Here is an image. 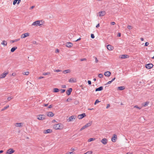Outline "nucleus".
I'll list each match as a JSON object with an SVG mask.
<instances>
[{"instance_id": "obj_1", "label": "nucleus", "mask_w": 154, "mask_h": 154, "mask_svg": "<svg viewBox=\"0 0 154 154\" xmlns=\"http://www.w3.org/2000/svg\"><path fill=\"white\" fill-rule=\"evenodd\" d=\"M53 128L56 130H62L64 126L61 123H58L54 125Z\"/></svg>"}, {"instance_id": "obj_2", "label": "nucleus", "mask_w": 154, "mask_h": 154, "mask_svg": "<svg viewBox=\"0 0 154 154\" xmlns=\"http://www.w3.org/2000/svg\"><path fill=\"white\" fill-rule=\"evenodd\" d=\"M43 22L42 20L36 21L32 23V26H40L43 24Z\"/></svg>"}, {"instance_id": "obj_3", "label": "nucleus", "mask_w": 154, "mask_h": 154, "mask_svg": "<svg viewBox=\"0 0 154 154\" xmlns=\"http://www.w3.org/2000/svg\"><path fill=\"white\" fill-rule=\"evenodd\" d=\"M92 123V121H90L88 123L86 124L82 128H81L80 131H82L84 129L90 126L91 125Z\"/></svg>"}, {"instance_id": "obj_4", "label": "nucleus", "mask_w": 154, "mask_h": 154, "mask_svg": "<svg viewBox=\"0 0 154 154\" xmlns=\"http://www.w3.org/2000/svg\"><path fill=\"white\" fill-rule=\"evenodd\" d=\"M37 119L39 120H43L45 119V116L44 115H40L37 116Z\"/></svg>"}, {"instance_id": "obj_5", "label": "nucleus", "mask_w": 154, "mask_h": 154, "mask_svg": "<svg viewBox=\"0 0 154 154\" xmlns=\"http://www.w3.org/2000/svg\"><path fill=\"white\" fill-rule=\"evenodd\" d=\"M15 151L12 148H10L7 151L6 153L7 154H11L14 153Z\"/></svg>"}, {"instance_id": "obj_6", "label": "nucleus", "mask_w": 154, "mask_h": 154, "mask_svg": "<svg viewBox=\"0 0 154 154\" xmlns=\"http://www.w3.org/2000/svg\"><path fill=\"white\" fill-rule=\"evenodd\" d=\"M29 33H26L22 34L21 35L20 37L21 38H24L26 37L29 36Z\"/></svg>"}, {"instance_id": "obj_7", "label": "nucleus", "mask_w": 154, "mask_h": 154, "mask_svg": "<svg viewBox=\"0 0 154 154\" xmlns=\"http://www.w3.org/2000/svg\"><path fill=\"white\" fill-rule=\"evenodd\" d=\"M23 125V123H16L14 124V125L17 127L21 128L22 127Z\"/></svg>"}, {"instance_id": "obj_8", "label": "nucleus", "mask_w": 154, "mask_h": 154, "mask_svg": "<svg viewBox=\"0 0 154 154\" xmlns=\"http://www.w3.org/2000/svg\"><path fill=\"white\" fill-rule=\"evenodd\" d=\"M119 58L122 59H124L129 57V56L127 54L121 55H119Z\"/></svg>"}, {"instance_id": "obj_9", "label": "nucleus", "mask_w": 154, "mask_h": 154, "mask_svg": "<svg viewBox=\"0 0 154 154\" xmlns=\"http://www.w3.org/2000/svg\"><path fill=\"white\" fill-rule=\"evenodd\" d=\"M100 141L103 145H106L107 144L108 141L106 139L104 138L103 139Z\"/></svg>"}, {"instance_id": "obj_10", "label": "nucleus", "mask_w": 154, "mask_h": 154, "mask_svg": "<svg viewBox=\"0 0 154 154\" xmlns=\"http://www.w3.org/2000/svg\"><path fill=\"white\" fill-rule=\"evenodd\" d=\"M66 46L68 48H71L73 46V44L71 42H68L66 43Z\"/></svg>"}, {"instance_id": "obj_11", "label": "nucleus", "mask_w": 154, "mask_h": 154, "mask_svg": "<svg viewBox=\"0 0 154 154\" xmlns=\"http://www.w3.org/2000/svg\"><path fill=\"white\" fill-rule=\"evenodd\" d=\"M75 118V116H72L70 117L68 119L67 121L69 122L72 121Z\"/></svg>"}, {"instance_id": "obj_12", "label": "nucleus", "mask_w": 154, "mask_h": 154, "mask_svg": "<svg viewBox=\"0 0 154 154\" xmlns=\"http://www.w3.org/2000/svg\"><path fill=\"white\" fill-rule=\"evenodd\" d=\"M153 65L152 63H149L146 65V68L148 69H150L152 67Z\"/></svg>"}, {"instance_id": "obj_13", "label": "nucleus", "mask_w": 154, "mask_h": 154, "mask_svg": "<svg viewBox=\"0 0 154 154\" xmlns=\"http://www.w3.org/2000/svg\"><path fill=\"white\" fill-rule=\"evenodd\" d=\"M98 14H99V16L102 17L105 15L106 13L104 11H103L99 12Z\"/></svg>"}, {"instance_id": "obj_14", "label": "nucleus", "mask_w": 154, "mask_h": 154, "mask_svg": "<svg viewBox=\"0 0 154 154\" xmlns=\"http://www.w3.org/2000/svg\"><path fill=\"white\" fill-rule=\"evenodd\" d=\"M69 82L70 83L76 82V79L75 78H71L69 80Z\"/></svg>"}, {"instance_id": "obj_15", "label": "nucleus", "mask_w": 154, "mask_h": 154, "mask_svg": "<svg viewBox=\"0 0 154 154\" xmlns=\"http://www.w3.org/2000/svg\"><path fill=\"white\" fill-rule=\"evenodd\" d=\"M86 116L85 113H83L81 115H79L78 116V118L79 119H81Z\"/></svg>"}, {"instance_id": "obj_16", "label": "nucleus", "mask_w": 154, "mask_h": 154, "mask_svg": "<svg viewBox=\"0 0 154 154\" xmlns=\"http://www.w3.org/2000/svg\"><path fill=\"white\" fill-rule=\"evenodd\" d=\"M52 132V130L50 129H48L46 130H45L43 131L44 133L45 134L51 133Z\"/></svg>"}, {"instance_id": "obj_17", "label": "nucleus", "mask_w": 154, "mask_h": 154, "mask_svg": "<svg viewBox=\"0 0 154 154\" xmlns=\"http://www.w3.org/2000/svg\"><path fill=\"white\" fill-rule=\"evenodd\" d=\"M117 138V135L115 134L113 135V136L112 138V141L113 142H115L116 141V139Z\"/></svg>"}, {"instance_id": "obj_18", "label": "nucleus", "mask_w": 154, "mask_h": 154, "mask_svg": "<svg viewBox=\"0 0 154 154\" xmlns=\"http://www.w3.org/2000/svg\"><path fill=\"white\" fill-rule=\"evenodd\" d=\"M47 115L49 117H52L54 116V114L52 112H49L47 113Z\"/></svg>"}, {"instance_id": "obj_19", "label": "nucleus", "mask_w": 154, "mask_h": 154, "mask_svg": "<svg viewBox=\"0 0 154 154\" xmlns=\"http://www.w3.org/2000/svg\"><path fill=\"white\" fill-rule=\"evenodd\" d=\"M72 89L71 88H69L66 91V94L68 95H70L71 94V93L72 92Z\"/></svg>"}, {"instance_id": "obj_20", "label": "nucleus", "mask_w": 154, "mask_h": 154, "mask_svg": "<svg viewBox=\"0 0 154 154\" xmlns=\"http://www.w3.org/2000/svg\"><path fill=\"white\" fill-rule=\"evenodd\" d=\"M111 74V73L110 71H106L104 73V75L106 76L107 77H109L110 75Z\"/></svg>"}, {"instance_id": "obj_21", "label": "nucleus", "mask_w": 154, "mask_h": 154, "mask_svg": "<svg viewBox=\"0 0 154 154\" xmlns=\"http://www.w3.org/2000/svg\"><path fill=\"white\" fill-rule=\"evenodd\" d=\"M8 73H3L0 75V78L2 79L5 78L6 76L8 74Z\"/></svg>"}, {"instance_id": "obj_22", "label": "nucleus", "mask_w": 154, "mask_h": 154, "mask_svg": "<svg viewBox=\"0 0 154 154\" xmlns=\"http://www.w3.org/2000/svg\"><path fill=\"white\" fill-rule=\"evenodd\" d=\"M107 48L109 50H112L113 49V47L110 45H107Z\"/></svg>"}, {"instance_id": "obj_23", "label": "nucleus", "mask_w": 154, "mask_h": 154, "mask_svg": "<svg viewBox=\"0 0 154 154\" xmlns=\"http://www.w3.org/2000/svg\"><path fill=\"white\" fill-rule=\"evenodd\" d=\"M20 2L21 0H14L13 1V4L15 5L16 3H17V4L18 5L20 3Z\"/></svg>"}, {"instance_id": "obj_24", "label": "nucleus", "mask_w": 154, "mask_h": 154, "mask_svg": "<svg viewBox=\"0 0 154 154\" xmlns=\"http://www.w3.org/2000/svg\"><path fill=\"white\" fill-rule=\"evenodd\" d=\"M103 87H102V86L100 87H99L98 88H97L95 89V91H101L103 89Z\"/></svg>"}, {"instance_id": "obj_25", "label": "nucleus", "mask_w": 154, "mask_h": 154, "mask_svg": "<svg viewBox=\"0 0 154 154\" xmlns=\"http://www.w3.org/2000/svg\"><path fill=\"white\" fill-rule=\"evenodd\" d=\"M7 43L6 41L5 40H3L1 43V44L3 45L4 46H6L7 45Z\"/></svg>"}, {"instance_id": "obj_26", "label": "nucleus", "mask_w": 154, "mask_h": 154, "mask_svg": "<svg viewBox=\"0 0 154 154\" xmlns=\"http://www.w3.org/2000/svg\"><path fill=\"white\" fill-rule=\"evenodd\" d=\"M125 87L123 86H121L118 87V88L119 90H122L125 89Z\"/></svg>"}, {"instance_id": "obj_27", "label": "nucleus", "mask_w": 154, "mask_h": 154, "mask_svg": "<svg viewBox=\"0 0 154 154\" xmlns=\"http://www.w3.org/2000/svg\"><path fill=\"white\" fill-rule=\"evenodd\" d=\"M17 48V47H14L12 48L11 50V51L12 52H13Z\"/></svg>"}, {"instance_id": "obj_28", "label": "nucleus", "mask_w": 154, "mask_h": 154, "mask_svg": "<svg viewBox=\"0 0 154 154\" xmlns=\"http://www.w3.org/2000/svg\"><path fill=\"white\" fill-rule=\"evenodd\" d=\"M20 40V38H18V39H15L14 40H12V41H11V42L12 43H13L14 42H18Z\"/></svg>"}, {"instance_id": "obj_29", "label": "nucleus", "mask_w": 154, "mask_h": 154, "mask_svg": "<svg viewBox=\"0 0 154 154\" xmlns=\"http://www.w3.org/2000/svg\"><path fill=\"white\" fill-rule=\"evenodd\" d=\"M59 91V89L57 88H55L53 89V92H54L57 93Z\"/></svg>"}, {"instance_id": "obj_30", "label": "nucleus", "mask_w": 154, "mask_h": 154, "mask_svg": "<svg viewBox=\"0 0 154 154\" xmlns=\"http://www.w3.org/2000/svg\"><path fill=\"white\" fill-rule=\"evenodd\" d=\"M70 72V69H67L63 71V72L64 73H69Z\"/></svg>"}, {"instance_id": "obj_31", "label": "nucleus", "mask_w": 154, "mask_h": 154, "mask_svg": "<svg viewBox=\"0 0 154 154\" xmlns=\"http://www.w3.org/2000/svg\"><path fill=\"white\" fill-rule=\"evenodd\" d=\"M9 107V105H8L6 106H5L2 109V111H3L5 110L8 108Z\"/></svg>"}, {"instance_id": "obj_32", "label": "nucleus", "mask_w": 154, "mask_h": 154, "mask_svg": "<svg viewBox=\"0 0 154 154\" xmlns=\"http://www.w3.org/2000/svg\"><path fill=\"white\" fill-rule=\"evenodd\" d=\"M149 102H145L143 104V105L144 106H146L148 105Z\"/></svg>"}, {"instance_id": "obj_33", "label": "nucleus", "mask_w": 154, "mask_h": 154, "mask_svg": "<svg viewBox=\"0 0 154 154\" xmlns=\"http://www.w3.org/2000/svg\"><path fill=\"white\" fill-rule=\"evenodd\" d=\"M29 72H24L23 73V74L24 75H29Z\"/></svg>"}, {"instance_id": "obj_34", "label": "nucleus", "mask_w": 154, "mask_h": 154, "mask_svg": "<svg viewBox=\"0 0 154 154\" xmlns=\"http://www.w3.org/2000/svg\"><path fill=\"white\" fill-rule=\"evenodd\" d=\"M103 74L101 73L99 74L98 75V77L100 78H102L103 77Z\"/></svg>"}, {"instance_id": "obj_35", "label": "nucleus", "mask_w": 154, "mask_h": 154, "mask_svg": "<svg viewBox=\"0 0 154 154\" xmlns=\"http://www.w3.org/2000/svg\"><path fill=\"white\" fill-rule=\"evenodd\" d=\"M50 74V73L49 72H43V75H49Z\"/></svg>"}, {"instance_id": "obj_36", "label": "nucleus", "mask_w": 154, "mask_h": 154, "mask_svg": "<svg viewBox=\"0 0 154 154\" xmlns=\"http://www.w3.org/2000/svg\"><path fill=\"white\" fill-rule=\"evenodd\" d=\"M92 152L91 151H88L84 154H91Z\"/></svg>"}, {"instance_id": "obj_37", "label": "nucleus", "mask_w": 154, "mask_h": 154, "mask_svg": "<svg viewBox=\"0 0 154 154\" xmlns=\"http://www.w3.org/2000/svg\"><path fill=\"white\" fill-rule=\"evenodd\" d=\"M95 140V139L94 138H90L88 139V142H91L93 140Z\"/></svg>"}, {"instance_id": "obj_38", "label": "nucleus", "mask_w": 154, "mask_h": 154, "mask_svg": "<svg viewBox=\"0 0 154 154\" xmlns=\"http://www.w3.org/2000/svg\"><path fill=\"white\" fill-rule=\"evenodd\" d=\"M127 28L129 29H132V27L131 26H130V25H128V26H127Z\"/></svg>"}, {"instance_id": "obj_39", "label": "nucleus", "mask_w": 154, "mask_h": 154, "mask_svg": "<svg viewBox=\"0 0 154 154\" xmlns=\"http://www.w3.org/2000/svg\"><path fill=\"white\" fill-rule=\"evenodd\" d=\"M134 108H137V109H141V107H138L137 106V105H136L135 106H134Z\"/></svg>"}, {"instance_id": "obj_40", "label": "nucleus", "mask_w": 154, "mask_h": 154, "mask_svg": "<svg viewBox=\"0 0 154 154\" xmlns=\"http://www.w3.org/2000/svg\"><path fill=\"white\" fill-rule=\"evenodd\" d=\"M99 102H100V101H99L97 99V100H96L94 103V104L96 105L97 103Z\"/></svg>"}, {"instance_id": "obj_41", "label": "nucleus", "mask_w": 154, "mask_h": 154, "mask_svg": "<svg viewBox=\"0 0 154 154\" xmlns=\"http://www.w3.org/2000/svg\"><path fill=\"white\" fill-rule=\"evenodd\" d=\"M61 71V70H60L58 69H55V70H54V72H60Z\"/></svg>"}, {"instance_id": "obj_42", "label": "nucleus", "mask_w": 154, "mask_h": 154, "mask_svg": "<svg viewBox=\"0 0 154 154\" xmlns=\"http://www.w3.org/2000/svg\"><path fill=\"white\" fill-rule=\"evenodd\" d=\"M32 43L33 44H36L37 42L35 41H33L32 42Z\"/></svg>"}, {"instance_id": "obj_43", "label": "nucleus", "mask_w": 154, "mask_h": 154, "mask_svg": "<svg viewBox=\"0 0 154 154\" xmlns=\"http://www.w3.org/2000/svg\"><path fill=\"white\" fill-rule=\"evenodd\" d=\"M13 98V97H8V100H11Z\"/></svg>"}, {"instance_id": "obj_44", "label": "nucleus", "mask_w": 154, "mask_h": 154, "mask_svg": "<svg viewBox=\"0 0 154 154\" xmlns=\"http://www.w3.org/2000/svg\"><path fill=\"white\" fill-rule=\"evenodd\" d=\"M91 37L92 38H94V35L93 34H91Z\"/></svg>"}, {"instance_id": "obj_45", "label": "nucleus", "mask_w": 154, "mask_h": 154, "mask_svg": "<svg viewBox=\"0 0 154 154\" xmlns=\"http://www.w3.org/2000/svg\"><path fill=\"white\" fill-rule=\"evenodd\" d=\"M72 100V99L71 98H68L67 100H66V101H67V102H69V101H70V100Z\"/></svg>"}, {"instance_id": "obj_46", "label": "nucleus", "mask_w": 154, "mask_h": 154, "mask_svg": "<svg viewBox=\"0 0 154 154\" xmlns=\"http://www.w3.org/2000/svg\"><path fill=\"white\" fill-rule=\"evenodd\" d=\"M60 91H61V93H63L65 91V89H61L60 90Z\"/></svg>"}, {"instance_id": "obj_47", "label": "nucleus", "mask_w": 154, "mask_h": 154, "mask_svg": "<svg viewBox=\"0 0 154 154\" xmlns=\"http://www.w3.org/2000/svg\"><path fill=\"white\" fill-rule=\"evenodd\" d=\"M79 103V102L78 100L75 101L74 102L75 104L76 105L78 104Z\"/></svg>"}, {"instance_id": "obj_48", "label": "nucleus", "mask_w": 154, "mask_h": 154, "mask_svg": "<svg viewBox=\"0 0 154 154\" xmlns=\"http://www.w3.org/2000/svg\"><path fill=\"white\" fill-rule=\"evenodd\" d=\"M61 87L63 88H66V86L65 85H62Z\"/></svg>"}, {"instance_id": "obj_49", "label": "nucleus", "mask_w": 154, "mask_h": 154, "mask_svg": "<svg viewBox=\"0 0 154 154\" xmlns=\"http://www.w3.org/2000/svg\"><path fill=\"white\" fill-rule=\"evenodd\" d=\"M59 52V50L58 49H57L55 51V52L56 53H58Z\"/></svg>"}, {"instance_id": "obj_50", "label": "nucleus", "mask_w": 154, "mask_h": 154, "mask_svg": "<svg viewBox=\"0 0 154 154\" xmlns=\"http://www.w3.org/2000/svg\"><path fill=\"white\" fill-rule=\"evenodd\" d=\"M95 62L96 63H97L98 62V60L97 58V57H95Z\"/></svg>"}, {"instance_id": "obj_51", "label": "nucleus", "mask_w": 154, "mask_h": 154, "mask_svg": "<svg viewBox=\"0 0 154 154\" xmlns=\"http://www.w3.org/2000/svg\"><path fill=\"white\" fill-rule=\"evenodd\" d=\"M149 45V43L148 42H146L145 43V46H146Z\"/></svg>"}, {"instance_id": "obj_52", "label": "nucleus", "mask_w": 154, "mask_h": 154, "mask_svg": "<svg viewBox=\"0 0 154 154\" xmlns=\"http://www.w3.org/2000/svg\"><path fill=\"white\" fill-rule=\"evenodd\" d=\"M111 24L112 25H114L116 23L114 22H112L111 23Z\"/></svg>"}, {"instance_id": "obj_53", "label": "nucleus", "mask_w": 154, "mask_h": 154, "mask_svg": "<svg viewBox=\"0 0 154 154\" xmlns=\"http://www.w3.org/2000/svg\"><path fill=\"white\" fill-rule=\"evenodd\" d=\"M112 82L111 81H109L108 82H107L106 84V85H108V84H111V83H112Z\"/></svg>"}, {"instance_id": "obj_54", "label": "nucleus", "mask_w": 154, "mask_h": 154, "mask_svg": "<svg viewBox=\"0 0 154 154\" xmlns=\"http://www.w3.org/2000/svg\"><path fill=\"white\" fill-rule=\"evenodd\" d=\"M88 82L89 85H90L91 84V82L90 81L88 80Z\"/></svg>"}, {"instance_id": "obj_55", "label": "nucleus", "mask_w": 154, "mask_h": 154, "mask_svg": "<svg viewBox=\"0 0 154 154\" xmlns=\"http://www.w3.org/2000/svg\"><path fill=\"white\" fill-rule=\"evenodd\" d=\"M86 60V58H82V59H81V61H83Z\"/></svg>"}, {"instance_id": "obj_56", "label": "nucleus", "mask_w": 154, "mask_h": 154, "mask_svg": "<svg viewBox=\"0 0 154 154\" xmlns=\"http://www.w3.org/2000/svg\"><path fill=\"white\" fill-rule=\"evenodd\" d=\"M121 36V33H118V35H117V36L118 37H120Z\"/></svg>"}, {"instance_id": "obj_57", "label": "nucleus", "mask_w": 154, "mask_h": 154, "mask_svg": "<svg viewBox=\"0 0 154 154\" xmlns=\"http://www.w3.org/2000/svg\"><path fill=\"white\" fill-rule=\"evenodd\" d=\"M109 106H110V105L109 104H108L106 106V109L108 108L109 107Z\"/></svg>"}, {"instance_id": "obj_58", "label": "nucleus", "mask_w": 154, "mask_h": 154, "mask_svg": "<svg viewBox=\"0 0 154 154\" xmlns=\"http://www.w3.org/2000/svg\"><path fill=\"white\" fill-rule=\"evenodd\" d=\"M66 154H73L72 152H69L67 153Z\"/></svg>"}, {"instance_id": "obj_59", "label": "nucleus", "mask_w": 154, "mask_h": 154, "mask_svg": "<svg viewBox=\"0 0 154 154\" xmlns=\"http://www.w3.org/2000/svg\"><path fill=\"white\" fill-rule=\"evenodd\" d=\"M52 107V105H51L49 106L48 108H51Z\"/></svg>"}, {"instance_id": "obj_60", "label": "nucleus", "mask_w": 154, "mask_h": 154, "mask_svg": "<svg viewBox=\"0 0 154 154\" xmlns=\"http://www.w3.org/2000/svg\"><path fill=\"white\" fill-rule=\"evenodd\" d=\"M34 6H32L31 7H30V9H33V8H34Z\"/></svg>"}, {"instance_id": "obj_61", "label": "nucleus", "mask_w": 154, "mask_h": 154, "mask_svg": "<svg viewBox=\"0 0 154 154\" xmlns=\"http://www.w3.org/2000/svg\"><path fill=\"white\" fill-rule=\"evenodd\" d=\"M44 78V77H42V76H40V77H39L38 78V79H42V78Z\"/></svg>"}, {"instance_id": "obj_62", "label": "nucleus", "mask_w": 154, "mask_h": 154, "mask_svg": "<svg viewBox=\"0 0 154 154\" xmlns=\"http://www.w3.org/2000/svg\"><path fill=\"white\" fill-rule=\"evenodd\" d=\"M100 26V24H99V23H98L96 26V27L97 28H98V27H99Z\"/></svg>"}, {"instance_id": "obj_63", "label": "nucleus", "mask_w": 154, "mask_h": 154, "mask_svg": "<svg viewBox=\"0 0 154 154\" xmlns=\"http://www.w3.org/2000/svg\"><path fill=\"white\" fill-rule=\"evenodd\" d=\"M80 39H81V38H79V39H77V40H76L75 41V42H77V41H78L80 40Z\"/></svg>"}, {"instance_id": "obj_64", "label": "nucleus", "mask_w": 154, "mask_h": 154, "mask_svg": "<svg viewBox=\"0 0 154 154\" xmlns=\"http://www.w3.org/2000/svg\"><path fill=\"white\" fill-rule=\"evenodd\" d=\"M127 154H133V153L132 152H128L127 153Z\"/></svg>"}]
</instances>
